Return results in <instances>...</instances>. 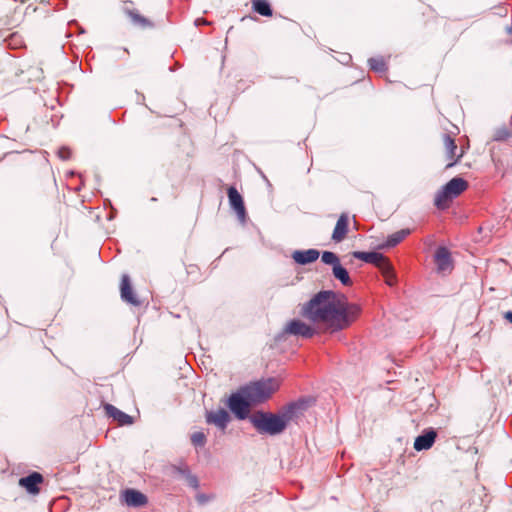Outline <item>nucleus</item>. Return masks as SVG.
Segmentation results:
<instances>
[{
  "mask_svg": "<svg viewBox=\"0 0 512 512\" xmlns=\"http://www.w3.org/2000/svg\"><path fill=\"white\" fill-rule=\"evenodd\" d=\"M279 386L280 383L276 378H268L242 387V392L252 404H257L271 397L278 390Z\"/></svg>",
  "mask_w": 512,
  "mask_h": 512,
  "instance_id": "7ed1b4c3",
  "label": "nucleus"
},
{
  "mask_svg": "<svg viewBox=\"0 0 512 512\" xmlns=\"http://www.w3.org/2000/svg\"><path fill=\"white\" fill-rule=\"evenodd\" d=\"M349 218L348 215L343 213L340 215L335 228L332 233V240L336 243L343 241L348 233Z\"/></svg>",
  "mask_w": 512,
  "mask_h": 512,
  "instance_id": "dca6fc26",
  "label": "nucleus"
},
{
  "mask_svg": "<svg viewBox=\"0 0 512 512\" xmlns=\"http://www.w3.org/2000/svg\"><path fill=\"white\" fill-rule=\"evenodd\" d=\"M353 257L362 260L366 263H370L378 267L379 269L384 266L387 268L388 258L383 254L378 252H363V251H355L353 252Z\"/></svg>",
  "mask_w": 512,
  "mask_h": 512,
  "instance_id": "f8f14e48",
  "label": "nucleus"
},
{
  "mask_svg": "<svg viewBox=\"0 0 512 512\" xmlns=\"http://www.w3.org/2000/svg\"><path fill=\"white\" fill-rule=\"evenodd\" d=\"M121 299L133 306H139L140 301L133 291L130 278L127 274L122 275L120 284Z\"/></svg>",
  "mask_w": 512,
  "mask_h": 512,
  "instance_id": "ddd939ff",
  "label": "nucleus"
},
{
  "mask_svg": "<svg viewBox=\"0 0 512 512\" xmlns=\"http://www.w3.org/2000/svg\"><path fill=\"white\" fill-rule=\"evenodd\" d=\"M104 409L106 414L116 420L120 425H130L133 423V418L130 415L122 412L111 404H105Z\"/></svg>",
  "mask_w": 512,
  "mask_h": 512,
  "instance_id": "a211bd4d",
  "label": "nucleus"
},
{
  "mask_svg": "<svg viewBox=\"0 0 512 512\" xmlns=\"http://www.w3.org/2000/svg\"><path fill=\"white\" fill-rule=\"evenodd\" d=\"M319 255L320 253L316 249L297 250L292 254V258L296 263L305 265L316 261Z\"/></svg>",
  "mask_w": 512,
  "mask_h": 512,
  "instance_id": "6ab92c4d",
  "label": "nucleus"
},
{
  "mask_svg": "<svg viewBox=\"0 0 512 512\" xmlns=\"http://www.w3.org/2000/svg\"><path fill=\"white\" fill-rule=\"evenodd\" d=\"M8 47L18 49L23 45V39L18 33H12L5 39Z\"/></svg>",
  "mask_w": 512,
  "mask_h": 512,
  "instance_id": "b1692460",
  "label": "nucleus"
},
{
  "mask_svg": "<svg viewBox=\"0 0 512 512\" xmlns=\"http://www.w3.org/2000/svg\"><path fill=\"white\" fill-rule=\"evenodd\" d=\"M58 156L62 160H67L71 157V150L67 147H62L58 150Z\"/></svg>",
  "mask_w": 512,
  "mask_h": 512,
  "instance_id": "cd10ccee",
  "label": "nucleus"
},
{
  "mask_svg": "<svg viewBox=\"0 0 512 512\" xmlns=\"http://www.w3.org/2000/svg\"><path fill=\"white\" fill-rule=\"evenodd\" d=\"M285 331L289 334L296 335V336H302L304 338H311L317 332L313 326L306 324L305 322H303L301 320L290 321L287 324Z\"/></svg>",
  "mask_w": 512,
  "mask_h": 512,
  "instance_id": "0eeeda50",
  "label": "nucleus"
},
{
  "mask_svg": "<svg viewBox=\"0 0 512 512\" xmlns=\"http://www.w3.org/2000/svg\"><path fill=\"white\" fill-rule=\"evenodd\" d=\"M300 409L298 403H290L284 406L278 413L256 411L249 420L260 434L279 435L285 431L288 424L297 416Z\"/></svg>",
  "mask_w": 512,
  "mask_h": 512,
  "instance_id": "f03ea898",
  "label": "nucleus"
},
{
  "mask_svg": "<svg viewBox=\"0 0 512 512\" xmlns=\"http://www.w3.org/2000/svg\"><path fill=\"white\" fill-rule=\"evenodd\" d=\"M251 405L252 402L244 395L242 388L238 392L231 394L227 401V406L231 412L240 420L248 417Z\"/></svg>",
  "mask_w": 512,
  "mask_h": 512,
  "instance_id": "39448f33",
  "label": "nucleus"
},
{
  "mask_svg": "<svg viewBox=\"0 0 512 512\" xmlns=\"http://www.w3.org/2000/svg\"><path fill=\"white\" fill-rule=\"evenodd\" d=\"M44 481L43 476L38 472H33L26 477L19 479V485L29 494L36 495L40 492L39 485Z\"/></svg>",
  "mask_w": 512,
  "mask_h": 512,
  "instance_id": "9b49d317",
  "label": "nucleus"
},
{
  "mask_svg": "<svg viewBox=\"0 0 512 512\" xmlns=\"http://www.w3.org/2000/svg\"><path fill=\"white\" fill-rule=\"evenodd\" d=\"M434 261L437 266L438 272H450L453 268L451 254L446 247L441 246L437 248L434 255Z\"/></svg>",
  "mask_w": 512,
  "mask_h": 512,
  "instance_id": "1a4fd4ad",
  "label": "nucleus"
},
{
  "mask_svg": "<svg viewBox=\"0 0 512 512\" xmlns=\"http://www.w3.org/2000/svg\"><path fill=\"white\" fill-rule=\"evenodd\" d=\"M380 271L383 277L385 278V282L387 285L393 286L396 283V276L389 260L387 261V268H384V266H382L380 268Z\"/></svg>",
  "mask_w": 512,
  "mask_h": 512,
  "instance_id": "5701e85b",
  "label": "nucleus"
},
{
  "mask_svg": "<svg viewBox=\"0 0 512 512\" xmlns=\"http://www.w3.org/2000/svg\"><path fill=\"white\" fill-rule=\"evenodd\" d=\"M468 182L461 177L451 179L435 196V206L439 209H445L450 202L461 195L468 188Z\"/></svg>",
  "mask_w": 512,
  "mask_h": 512,
  "instance_id": "20e7f679",
  "label": "nucleus"
},
{
  "mask_svg": "<svg viewBox=\"0 0 512 512\" xmlns=\"http://www.w3.org/2000/svg\"><path fill=\"white\" fill-rule=\"evenodd\" d=\"M191 442L195 447H203L206 444V435L201 432H194L191 435Z\"/></svg>",
  "mask_w": 512,
  "mask_h": 512,
  "instance_id": "bb28decb",
  "label": "nucleus"
},
{
  "mask_svg": "<svg viewBox=\"0 0 512 512\" xmlns=\"http://www.w3.org/2000/svg\"><path fill=\"white\" fill-rule=\"evenodd\" d=\"M443 145L445 149L446 159L448 160V163L446 165L447 169L456 165L465 154L466 149L469 147L468 145H461L460 147H458V145L455 142V139L450 134L447 133L443 135Z\"/></svg>",
  "mask_w": 512,
  "mask_h": 512,
  "instance_id": "423d86ee",
  "label": "nucleus"
},
{
  "mask_svg": "<svg viewBox=\"0 0 512 512\" xmlns=\"http://www.w3.org/2000/svg\"><path fill=\"white\" fill-rule=\"evenodd\" d=\"M369 65L376 72H384L386 70V63L382 58L369 59Z\"/></svg>",
  "mask_w": 512,
  "mask_h": 512,
  "instance_id": "a878e982",
  "label": "nucleus"
},
{
  "mask_svg": "<svg viewBox=\"0 0 512 512\" xmlns=\"http://www.w3.org/2000/svg\"><path fill=\"white\" fill-rule=\"evenodd\" d=\"M321 260L323 263H325L327 265H331L332 268L340 263L339 257L335 253L330 252V251L323 252L322 256H321Z\"/></svg>",
  "mask_w": 512,
  "mask_h": 512,
  "instance_id": "393cba45",
  "label": "nucleus"
},
{
  "mask_svg": "<svg viewBox=\"0 0 512 512\" xmlns=\"http://www.w3.org/2000/svg\"><path fill=\"white\" fill-rule=\"evenodd\" d=\"M411 234V230L409 228L401 229L391 235L388 236L386 240L387 247H394L400 242H402L408 235Z\"/></svg>",
  "mask_w": 512,
  "mask_h": 512,
  "instance_id": "412c9836",
  "label": "nucleus"
},
{
  "mask_svg": "<svg viewBox=\"0 0 512 512\" xmlns=\"http://www.w3.org/2000/svg\"><path fill=\"white\" fill-rule=\"evenodd\" d=\"M227 194L231 208L236 212L238 218L241 221H244L246 217V209L242 196L233 186L228 188Z\"/></svg>",
  "mask_w": 512,
  "mask_h": 512,
  "instance_id": "9d476101",
  "label": "nucleus"
},
{
  "mask_svg": "<svg viewBox=\"0 0 512 512\" xmlns=\"http://www.w3.org/2000/svg\"><path fill=\"white\" fill-rule=\"evenodd\" d=\"M125 503L130 507H142L147 504V497L135 489H127L123 493Z\"/></svg>",
  "mask_w": 512,
  "mask_h": 512,
  "instance_id": "f3484780",
  "label": "nucleus"
},
{
  "mask_svg": "<svg viewBox=\"0 0 512 512\" xmlns=\"http://www.w3.org/2000/svg\"><path fill=\"white\" fill-rule=\"evenodd\" d=\"M437 437V433L433 429L424 431L423 434L419 435L414 442V449L417 451L430 449Z\"/></svg>",
  "mask_w": 512,
  "mask_h": 512,
  "instance_id": "2eb2a0df",
  "label": "nucleus"
},
{
  "mask_svg": "<svg viewBox=\"0 0 512 512\" xmlns=\"http://www.w3.org/2000/svg\"><path fill=\"white\" fill-rule=\"evenodd\" d=\"M503 317L509 323H512V311H507L503 314Z\"/></svg>",
  "mask_w": 512,
  "mask_h": 512,
  "instance_id": "c85d7f7f",
  "label": "nucleus"
},
{
  "mask_svg": "<svg viewBox=\"0 0 512 512\" xmlns=\"http://www.w3.org/2000/svg\"><path fill=\"white\" fill-rule=\"evenodd\" d=\"M361 311V307L349 302L344 294L324 290L302 306L301 315L335 333L350 327L359 318Z\"/></svg>",
  "mask_w": 512,
  "mask_h": 512,
  "instance_id": "f257e3e1",
  "label": "nucleus"
},
{
  "mask_svg": "<svg viewBox=\"0 0 512 512\" xmlns=\"http://www.w3.org/2000/svg\"><path fill=\"white\" fill-rule=\"evenodd\" d=\"M332 274L344 286H351L353 284L347 269L342 266L341 262L332 268Z\"/></svg>",
  "mask_w": 512,
  "mask_h": 512,
  "instance_id": "aec40b11",
  "label": "nucleus"
},
{
  "mask_svg": "<svg viewBox=\"0 0 512 512\" xmlns=\"http://www.w3.org/2000/svg\"><path fill=\"white\" fill-rule=\"evenodd\" d=\"M253 9L260 15L270 17L273 14L272 8L266 0H253Z\"/></svg>",
  "mask_w": 512,
  "mask_h": 512,
  "instance_id": "4be33fe9",
  "label": "nucleus"
},
{
  "mask_svg": "<svg viewBox=\"0 0 512 512\" xmlns=\"http://www.w3.org/2000/svg\"><path fill=\"white\" fill-rule=\"evenodd\" d=\"M124 11L133 25L141 29H152L155 27L154 22L143 16L138 10L125 8Z\"/></svg>",
  "mask_w": 512,
  "mask_h": 512,
  "instance_id": "4468645a",
  "label": "nucleus"
},
{
  "mask_svg": "<svg viewBox=\"0 0 512 512\" xmlns=\"http://www.w3.org/2000/svg\"><path fill=\"white\" fill-rule=\"evenodd\" d=\"M205 418L208 424L215 425L222 431H225L231 419L229 413L222 408L215 411H206Z\"/></svg>",
  "mask_w": 512,
  "mask_h": 512,
  "instance_id": "6e6552de",
  "label": "nucleus"
}]
</instances>
